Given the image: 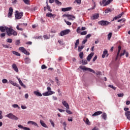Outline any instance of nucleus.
Masks as SVG:
<instances>
[{
    "label": "nucleus",
    "mask_w": 130,
    "mask_h": 130,
    "mask_svg": "<svg viewBox=\"0 0 130 130\" xmlns=\"http://www.w3.org/2000/svg\"><path fill=\"white\" fill-rule=\"evenodd\" d=\"M20 40H16V45H19V44H20Z\"/></svg>",
    "instance_id": "nucleus-60"
},
{
    "label": "nucleus",
    "mask_w": 130,
    "mask_h": 130,
    "mask_svg": "<svg viewBox=\"0 0 130 130\" xmlns=\"http://www.w3.org/2000/svg\"><path fill=\"white\" fill-rule=\"evenodd\" d=\"M75 3H77V4H80L81 3V0H76L75 1Z\"/></svg>",
    "instance_id": "nucleus-57"
},
{
    "label": "nucleus",
    "mask_w": 130,
    "mask_h": 130,
    "mask_svg": "<svg viewBox=\"0 0 130 130\" xmlns=\"http://www.w3.org/2000/svg\"><path fill=\"white\" fill-rule=\"evenodd\" d=\"M66 112H67V113H68V114H73V112L69 109L66 110Z\"/></svg>",
    "instance_id": "nucleus-44"
},
{
    "label": "nucleus",
    "mask_w": 130,
    "mask_h": 130,
    "mask_svg": "<svg viewBox=\"0 0 130 130\" xmlns=\"http://www.w3.org/2000/svg\"><path fill=\"white\" fill-rule=\"evenodd\" d=\"M12 53H13V54H15V55H17V56H21V54L19 53V52H16L15 51H13L12 52Z\"/></svg>",
    "instance_id": "nucleus-35"
},
{
    "label": "nucleus",
    "mask_w": 130,
    "mask_h": 130,
    "mask_svg": "<svg viewBox=\"0 0 130 130\" xmlns=\"http://www.w3.org/2000/svg\"><path fill=\"white\" fill-rule=\"evenodd\" d=\"M63 17H66L68 18V20H74L76 19V17L74 15H71L69 14H64L63 15Z\"/></svg>",
    "instance_id": "nucleus-9"
},
{
    "label": "nucleus",
    "mask_w": 130,
    "mask_h": 130,
    "mask_svg": "<svg viewBox=\"0 0 130 130\" xmlns=\"http://www.w3.org/2000/svg\"><path fill=\"white\" fill-rule=\"evenodd\" d=\"M64 22L66 23L67 25H68V26H71V25H72V23L70 22V21L64 20Z\"/></svg>",
    "instance_id": "nucleus-45"
},
{
    "label": "nucleus",
    "mask_w": 130,
    "mask_h": 130,
    "mask_svg": "<svg viewBox=\"0 0 130 130\" xmlns=\"http://www.w3.org/2000/svg\"><path fill=\"white\" fill-rule=\"evenodd\" d=\"M79 43H80V40L79 39L77 40L75 44V48H77L78 47V46L79 45Z\"/></svg>",
    "instance_id": "nucleus-29"
},
{
    "label": "nucleus",
    "mask_w": 130,
    "mask_h": 130,
    "mask_svg": "<svg viewBox=\"0 0 130 130\" xmlns=\"http://www.w3.org/2000/svg\"><path fill=\"white\" fill-rule=\"evenodd\" d=\"M7 33L8 36H12V35H14V36H17L18 33L17 31L13 30L12 28L7 27L6 29Z\"/></svg>",
    "instance_id": "nucleus-2"
},
{
    "label": "nucleus",
    "mask_w": 130,
    "mask_h": 130,
    "mask_svg": "<svg viewBox=\"0 0 130 130\" xmlns=\"http://www.w3.org/2000/svg\"><path fill=\"white\" fill-rule=\"evenodd\" d=\"M13 15V8L10 7L9 8V13L8 14V18H11Z\"/></svg>",
    "instance_id": "nucleus-10"
},
{
    "label": "nucleus",
    "mask_w": 130,
    "mask_h": 130,
    "mask_svg": "<svg viewBox=\"0 0 130 130\" xmlns=\"http://www.w3.org/2000/svg\"><path fill=\"white\" fill-rule=\"evenodd\" d=\"M113 0H108L104 5H103V7H105V6H107L109 5Z\"/></svg>",
    "instance_id": "nucleus-32"
},
{
    "label": "nucleus",
    "mask_w": 130,
    "mask_h": 130,
    "mask_svg": "<svg viewBox=\"0 0 130 130\" xmlns=\"http://www.w3.org/2000/svg\"><path fill=\"white\" fill-rule=\"evenodd\" d=\"M111 37H112V32H110L108 35V40H110V39H111Z\"/></svg>",
    "instance_id": "nucleus-36"
},
{
    "label": "nucleus",
    "mask_w": 130,
    "mask_h": 130,
    "mask_svg": "<svg viewBox=\"0 0 130 130\" xmlns=\"http://www.w3.org/2000/svg\"><path fill=\"white\" fill-rule=\"evenodd\" d=\"M85 47V46H78V51L79 52L82 51V50Z\"/></svg>",
    "instance_id": "nucleus-33"
},
{
    "label": "nucleus",
    "mask_w": 130,
    "mask_h": 130,
    "mask_svg": "<svg viewBox=\"0 0 130 130\" xmlns=\"http://www.w3.org/2000/svg\"><path fill=\"white\" fill-rule=\"evenodd\" d=\"M81 30H82V29H81V27L80 26L78 27L76 30V32L78 34H80V33H81Z\"/></svg>",
    "instance_id": "nucleus-37"
},
{
    "label": "nucleus",
    "mask_w": 130,
    "mask_h": 130,
    "mask_svg": "<svg viewBox=\"0 0 130 130\" xmlns=\"http://www.w3.org/2000/svg\"><path fill=\"white\" fill-rule=\"evenodd\" d=\"M40 122L41 125L43 126V127H45L46 128H48V126H47V125L45 124V122H44V121L41 120L40 121Z\"/></svg>",
    "instance_id": "nucleus-17"
},
{
    "label": "nucleus",
    "mask_w": 130,
    "mask_h": 130,
    "mask_svg": "<svg viewBox=\"0 0 130 130\" xmlns=\"http://www.w3.org/2000/svg\"><path fill=\"white\" fill-rule=\"evenodd\" d=\"M44 38L45 39H49L50 37L47 35H45V36H44Z\"/></svg>",
    "instance_id": "nucleus-56"
},
{
    "label": "nucleus",
    "mask_w": 130,
    "mask_h": 130,
    "mask_svg": "<svg viewBox=\"0 0 130 130\" xmlns=\"http://www.w3.org/2000/svg\"><path fill=\"white\" fill-rule=\"evenodd\" d=\"M9 82L11 84V85H13V86H15L16 87H18L19 86V84H17L16 82H14V81L12 80H9Z\"/></svg>",
    "instance_id": "nucleus-25"
},
{
    "label": "nucleus",
    "mask_w": 130,
    "mask_h": 130,
    "mask_svg": "<svg viewBox=\"0 0 130 130\" xmlns=\"http://www.w3.org/2000/svg\"><path fill=\"white\" fill-rule=\"evenodd\" d=\"M7 42H8L9 43H12V42H13V39H7Z\"/></svg>",
    "instance_id": "nucleus-52"
},
{
    "label": "nucleus",
    "mask_w": 130,
    "mask_h": 130,
    "mask_svg": "<svg viewBox=\"0 0 130 130\" xmlns=\"http://www.w3.org/2000/svg\"><path fill=\"white\" fill-rule=\"evenodd\" d=\"M118 97H123V96H124V94L123 93H119L117 94Z\"/></svg>",
    "instance_id": "nucleus-51"
},
{
    "label": "nucleus",
    "mask_w": 130,
    "mask_h": 130,
    "mask_svg": "<svg viewBox=\"0 0 130 130\" xmlns=\"http://www.w3.org/2000/svg\"><path fill=\"white\" fill-rule=\"evenodd\" d=\"M87 41H88V40H87V39L84 40L82 41V44H85L86 43V42H87Z\"/></svg>",
    "instance_id": "nucleus-62"
},
{
    "label": "nucleus",
    "mask_w": 130,
    "mask_h": 130,
    "mask_svg": "<svg viewBox=\"0 0 130 130\" xmlns=\"http://www.w3.org/2000/svg\"><path fill=\"white\" fill-rule=\"evenodd\" d=\"M109 88H111L113 89V90H116V87H114V86L112 85H109Z\"/></svg>",
    "instance_id": "nucleus-46"
},
{
    "label": "nucleus",
    "mask_w": 130,
    "mask_h": 130,
    "mask_svg": "<svg viewBox=\"0 0 130 130\" xmlns=\"http://www.w3.org/2000/svg\"><path fill=\"white\" fill-rule=\"evenodd\" d=\"M79 69H81V70H82L83 71H88V72H91V73H93V74H95V71L93 70L91 68H86V67L81 66L79 67Z\"/></svg>",
    "instance_id": "nucleus-5"
},
{
    "label": "nucleus",
    "mask_w": 130,
    "mask_h": 130,
    "mask_svg": "<svg viewBox=\"0 0 130 130\" xmlns=\"http://www.w3.org/2000/svg\"><path fill=\"white\" fill-rule=\"evenodd\" d=\"M19 50H20V51H21V52H22L24 54H26V55H29L30 54V53L27 51V50H26V49H25V48L23 47H19Z\"/></svg>",
    "instance_id": "nucleus-6"
},
{
    "label": "nucleus",
    "mask_w": 130,
    "mask_h": 130,
    "mask_svg": "<svg viewBox=\"0 0 130 130\" xmlns=\"http://www.w3.org/2000/svg\"><path fill=\"white\" fill-rule=\"evenodd\" d=\"M52 98H53V99L54 101L57 100V97H56V96H52Z\"/></svg>",
    "instance_id": "nucleus-64"
},
{
    "label": "nucleus",
    "mask_w": 130,
    "mask_h": 130,
    "mask_svg": "<svg viewBox=\"0 0 130 130\" xmlns=\"http://www.w3.org/2000/svg\"><path fill=\"white\" fill-rule=\"evenodd\" d=\"M34 94L38 97H42V94L39 92V90L34 91Z\"/></svg>",
    "instance_id": "nucleus-14"
},
{
    "label": "nucleus",
    "mask_w": 130,
    "mask_h": 130,
    "mask_svg": "<svg viewBox=\"0 0 130 130\" xmlns=\"http://www.w3.org/2000/svg\"><path fill=\"white\" fill-rule=\"evenodd\" d=\"M55 81L56 82V84L58 86H59L60 85V83H59V81H58V78L57 77L55 78Z\"/></svg>",
    "instance_id": "nucleus-42"
},
{
    "label": "nucleus",
    "mask_w": 130,
    "mask_h": 130,
    "mask_svg": "<svg viewBox=\"0 0 130 130\" xmlns=\"http://www.w3.org/2000/svg\"><path fill=\"white\" fill-rule=\"evenodd\" d=\"M23 14L24 13H23V12H19L18 11H16L15 14L16 20H20V19H21L22 17H23Z\"/></svg>",
    "instance_id": "nucleus-4"
},
{
    "label": "nucleus",
    "mask_w": 130,
    "mask_h": 130,
    "mask_svg": "<svg viewBox=\"0 0 130 130\" xmlns=\"http://www.w3.org/2000/svg\"><path fill=\"white\" fill-rule=\"evenodd\" d=\"M47 91L43 93V96H50L53 94H55V92L51 91V87L48 86L47 88Z\"/></svg>",
    "instance_id": "nucleus-1"
},
{
    "label": "nucleus",
    "mask_w": 130,
    "mask_h": 130,
    "mask_svg": "<svg viewBox=\"0 0 130 130\" xmlns=\"http://www.w3.org/2000/svg\"><path fill=\"white\" fill-rule=\"evenodd\" d=\"M124 54H125V50H124L123 52L120 54V56H123Z\"/></svg>",
    "instance_id": "nucleus-58"
},
{
    "label": "nucleus",
    "mask_w": 130,
    "mask_h": 130,
    "mask_svg": "<svg viewBox=\"0 0 130 130\" xmlns=\"http://www.w3.org/2000/svg\"><path fill=\"white\" fill-rule=\"evenodd\" d=\"M46 17H49V18H55L56 15L52 14L51 13H48L46 14Z\"/></svg>",
    "instance_id": "nucleus-15"
},
{
    "label": "nucleus",
    "mask_w": 130,
    "mask_h": 130,
    "mask_svg": "<svg viewBox=\"0 0 130 130\" xmlns=\"http://www.w3.org/2000/svg\"><path fill=\"white\" fill-rule=\"evenodd\" d=\"M125 116H126L127 119H128V120H130V111H126L125 113Z\"/></svg>",
    "instance_id": "nucleus-24"
},
{
    "label": "nucleus",
    "mask_w": 130,
    "mask_h": 130,
    "mask_svg": "<svg viewBox=\"0 0 130 130\" xmlns=\"http://www.w3.org/2000/svg\"><path fill=\"white\" fill-rule=\"evenodd\" d=\"M27 124H32V125H35V126H37L38 127V124L36 122L32 121H28L27 122Z\"/></svg>",
    "instance_id": "nucleus-18"
},
{
    "label": "nucleus",
    "mask_w": 130,
    "mask_h": 130,
    "mask_svg": "<svg viewBox=\"0 0 130 130\" xmlns=\"http://www.w3.org/2000/svg\"><path fill=\"white\" fill-rule=\"evenodd\" d=\"M102 117L103 118V119H104V120H106L107 118V115L106 114V113H104L102 114Z\"/></svg>",
    "instance_id": "nucleus-28"
},
{
    "label": "nucleus",
    "mask_w": 130,
    "mask_h": 130,
    "mask_svg": "<svg viewBox=\"0 0 130 130\" xmlns=\"http://www.w3.org/2000/svg\"><path fill=\"white\" fill-rule=\"evenodd\" d=\"M24 61L25 63H30V62H31V59L29 58H25L24 59Z\"/></svg>",
    "instance_id": "nucleus-27"
},
{
    "label": "nucleus",
    "mask_w": 130,
    "mask_h": 130,
    "mask_svg": "<svg viewBox=\"0 0 130 130\" xmlns=\"http://www.w3.org/2000/svg\"><path fill=\"white\" fill-rule=\"evenodd\" d=\"M72 10V8L71 7H67L66 8H62L61 11L62 12H68L69 11H71Z\"/></svg>",
    "instance_id": "nucleus-22"
},
{
    "label": "nucleus",
    "mask_w": 130,
    "mask_h": 130,
    "mask_svg": "<svg viewBox=\"0 0 130 130\" xmlns=\"http://www.w3.org/2000/svg\"><path fill=\"white\" fill-rule=\"evenodd\" d=\"M99 24H100V25H101V26H107V25H109V24H110V22L107 21L102 20L100 21L99 22Z\"/></svg>",
    "instance_id": "nucleus-8"
},
{
    "label": "nucleus",
    "mask_w": 130,
    "mask_h": 130,
    "mask_svg": "<svg viewBox=\"0 0 130 130\" xmlns=\"http://www.w3.org/2000/svg\"><path fill=\"white\" fill-rule=\"evenodd\" d=\"M47 9L49 12H52V10L50 9V6L47 5Z\"/></svg>",
    "instance_id": "nucleus-55"
},
{
    "label": "nucleus",
    "mask_w": 130,
    "mask_h": 130,
    "mask_svg": "<svg viewBox=\"0 0 130 130\" xmlns=\"http://www.w3.org/2000/svg\"><path fill=\"white\" fill-rule=\"evenodd\" d=\"M121 50V46H118V51L117 57H116V59H117V58L118 57V55H119V53H120Z\"/></svg>",
    "instance_id": "nucleus-30"
},
{
    "label": "nucleus",
    "mask_w": 130,
    "mask_h": 130,
    "mask_svg": "<svg viewBox=\"0 0 130 130\" xmlns=\"http://www.w3.org/2000/svg\"><path fill=\"white\" fill-rule=\"evenodd\" d=\"M21 108H22V109H27V107H26V106L22 105L21 106Z\"/></svg>",
    "instance_id": "nucleus-61"
},
{
    "label": "nucleus",
    "mask_w": 130,
    "mask_h": 130,
    "mask_svg": "<svg viewBox=\"0 0 130 130\" xmlns=\"http://www.w3.org/2000/svg\"><path fill=\"white\" fill-rule=\"evenodd\" d=\"M12 68L16 72V73H18L19 72V69H18V67H17V65L16 64H12Z\"/></svg>",
    "instance_id": "nucleus-19"
},
{
    "label": "nucleus",
    "mask_w": 130,
    "mask_h": 130,
    "mask_svg": "<svg viewBox=\"0 0 130 130\" xmlns=\"http://www.w3.org/2000/svg\"><path fill=\"white\" fill-rule=\"evenodd\" d=\"M71 32V30L70 29H66L64 30H62L60 32V36H64V35H68L69 33Z\"/></svg>",
    "instance_id": "nucleus-7"
},
{
    "label": "nucleus",
    "mask_w": 130,
    "mask_h": 130,
    "mask_svg": "<svg viewBox=\"0 0 130 130\" xmlns=\"http://www.w3.org/2000/svg\"><path fill=\"white\" fill-rule=\"evenodd\" d=\"M106 55L107 57V56H108V51H107V50L105 49L103 51V53L102 56V58H104V57H105Z\"/></svg>",
    "instance_id": "nucleus-11"
},
{
    "label": "nucleus",
    "mask_w": 130,
    "mask_h": 130,
    "mask_svg": "<svg viewBox=\"0 0 130 130\" xmlns=\"http://www.w3.org/2000/svg\"><path fill=\"white\" fill-rule=\"evenodd\" d=\"M3 113V112L2 111H0V119H3V115H2Z\"/></svg>",
    "instance_id": "nucleus-59"
},
{
    "label": "nucleus",
    "mask_w": 130,
    "mask_h": 130,
    "mask_svg": "<svg viewBox=\"0 0 130 130\" xmlns=\"http://www.w3.org/2000/svg\"><path fill=\"white\" fill-rule=\"evenodd\" d=\"M123 14H124V12H122L121 14L117 15V17H118V19H120L121 17H122V15H123Z\"/></svg>",
    "instance_id": "nucleus-48"
},
{
    "label": "nucleus",
    "mask_w": 130,
    "mask_h": 130,
    "mask_svg": "<svg viewBox=\"0 0 130 130\" xmlns=\"http://www.w3.org/2000/svg\"><path fill=\"white\" fill-rule=\"evenodd\" d=\"M41 69H42V70H44L45 69H47V67H46V66L43 64L42 66Z\"/></svg>",
    "instance_id": "nucleus-54"
},
{
    "label": "nucleus",
    "mask_w": 130,
    "mask_h": 130,
    "mask_svg": "<svg viewBox=\"0 0 130 130\" xmlns=\"http://www.w3.org/2000/svg\"><path fill=\"white\" fill-rule=\"evenodd\" d=\"M83 121L85 122L86 124H87V125H90V124H91V123L90 122V121H89V119H88V118L84 119Z\"/></svg>",
    "instance_id": "nucleus-21"
},
{
    "label": "nucleus",
    "mask_w": 130,
    "mask_h": 130,
    "mask_svg": "<svg viewBox=\"0 0 130 130\" xmlns=\"http://www.w3.org/2000/svg\"><path fill=\"white\" fill-rule=\"evenodd\" d=\"M21 23H19L18 25H17L16 26V29L17 30H19L20 31H23V29L22 28H20L19 27H20V26H21Z\"/></svg>",
    "instance_id": "nucleus-34"
},
{
    "label": "nucleus",
    "mask_w": 130,
    "mask_h": 130,
    "mask_svg": "<svg viewBox=\"0 0 130 130\" xmlns=\"http://www.w3.org/2000/svg\"><path fill=\"white\" fill-rule=\"evenodd\" d=\"M98 18H99V14H94V15L92 16V17L91 18V19H92V20H96V19H98Z\"/></svg>",
    "instance_id": "nucleus-26"
},
{
    "label": "nucleus",
    "mask_w": 130,
    "mask_h": 130,
    "mask_svg": "<svg viewBox=\"0 0 130 130\" xmlns=\"http://www.w3.org/2000/svg\"><path fill=\"white\" fill-rule=\"evenodd\" d=\"M55 4L58 5V6H61V2H59L58 0H55Z\"/></svg>",
    "instance_id": "nucleus-41"
},
{
    "label": "nucleus",
    "mask_w": 130,
    "mask_h": 130,
    "mask_svg": "<svg viewBox=\"0 0 130 130\" xmlns=\"http://www.w3.org/2000/svg\"><path fill=\"white\" fill-rule=\"evenodd\" d=\"M12 107H13V108H18V109H20V107L17 104L13 105Z\"/></svg>",
    "instance_id": "nucleus-39"
},
{
    "label": "nucleus",
    "mask_w": 130,
    "mask_h": 130,
    "mask_svg": "<svg viewBox=\"0 0 130 130\" xmlns=\"http://www.w3.org/2000/svg\"><path fill=\"white\" fill-rule=\"evenodd\" d=\"M7 28L8 27L6 26H0V31H1V32H5L7 31Z\"/></svg>",
    "instance_id": "nucleus-23"
},
{
    "label": "nucleus",
    "mask_w": 130,
    "mask_h": 130,
    "mask_svg": "<svg viewBox=\"0 0 130 130\" xmlns=\"http://www.w3.org/2000/svg\"><path fill=\"white\" fill-rule=\"evenodd\" d=\"M103 112L102 111H97L95 112L92 115V116H97L98 115H100V114H102Z\"/></svg>",
    "instance_id": "nucleus-20"
},
{
    "label": "nucleus",
    "mask_w": 130,
    "mask_h": 130,
    "mask_svg": "<svg viewBox=\"0 0 130 130\" xmlns=\"http://www.w3.org/2000/svg\"><path fill=\"white\" fill-rule=\"evenodd\" d=\"M17 79L18 80L20 85L21 86V87H23V88H26V85H25L24 84H23V82H22V80H21V79L19 78L18 77H16Z\"/></svg>",
    "instance_id": "nucleus-12"
},
{
    "label": "nucleus",
    "mask_w": 130,
    "mask_h": 130,
    "mask_svg": "<svg viewBox=\"0 0 130 130\" xmlns=\"http://www.w3.org/2000/svg\"><path fill=\"white\" fill-rule=\"evenodd\" d=\"M79 57L81 59H83V58L84 57V53H83V52H81L80 53V54H79Z\"/></svg>",
    "instance_id": "nucleus-38"
},
{
    "label": "nucleus",
    "mask_w": 130,
    "mask_h": 130,
    "mask_svg": "<svg viewBox=\"0 0 130 130\" xmlns=\"http://www.w3.org/2000/svg\"><path fill=\"white\" fill-rule=\"evenodd\" d=\"M23 129L24 130H31V129H30V128L27 127H23Z\"/></svg>",
    "instance_id": "nucleus-63"
},
{
    "label": "nucleus",
    "mask_w": 130,
    "mask_h": 130,
    "mask_svg": "<svg viewBox=\"0 0 130 130\" xmlns=\"http://www.w3.org/2000/svg\"><path fill=\"white\" fill-rule=\"evenodd\" d=\"M110 12H111V9H107L105 10L106 14H108V13H110Z\"/></svg>",
    "instance_id": "nucleus-43"
},
{
    "label": "nucleus",
    "mask_w": 130,
    "mask_h": 130,
    "mask_svg": "<svg viewBox=\"0 0 130 130\" xmlns=\"http://www.w3.org/2000/svg\"><path fill=\"white\" fill-rule=\"evenodd\" d=\"M81 35H87V31H83L80 32Z\"/></svg>",
    "instance_id": "nucleus-49"
},
{
    "label": "nucleus",
    "mask_w": 130,
    "mask_h": 130,
    "mask_svg": "<svg viewBox=\"0 0 130 130\" xmlns=\"http://www.w3.org/2000/svg\"><path fill=\"white\" fill-rule=\"evenodd\" d=\"M58 43H59V44H60L61 45H63L64 43H63V41L62 40H59L58 41Z\"/></svg>",
    "instance_id": "nucleus-50"
},
{
    "label": "nucleus",
    "mask_w": 130,
    "mask_h": 130,
    "mask_svg": "<svg viewBox=\"0 0 130 130\" xmlns=\"http://www.w3.org/2000/svg\"><path fill=\"white\" fill-rule=\"evenodd\" d=\"M82 64H88V61H87V60H82Z\"/></svg>",
    "instance_id": "nucleus-40"
},
{
    "label": "nucleus",
    "mask_w": 130,
    "mask_h": 130,
    "mask_svg": "<svg viewBox=\"0 0 130 130\" xmlns=\"http://www.w3.org/2000/svg\"><path fill=\"white\" fill-rule=\"evenodd\" d=\"M49 122H50L52 127H55V124L52 119H49Z\"/></svg>",
    "instance_id": "nucleus-31"
},
{
    "label": "nucleus",
    "mask_w": 130,
    "mask_h": 130,
    "mask_svg": "<svg viewBox=\"0 0 130 130\" xmlns=\"http://www.w3.org/2000/svg\"><path fill=\"white\" fill-rule=\"evenodd\" d=\"M2 82L3 83V84H7V83H8V80L6 79H3L2 80Z\"/></svg>",
    "instance_id": "nucleus-47"
},
{
    "label": "nucleus",
    "mask_w": 130,
    "mask_h": 130,
    "mask_svg": "<svg viewBox=\"0 0 130 130\" xmlns=\"http://www.w3.org/2000/svg\"><path fill=\"white\" fill-rule=\"evenodd\" d=\"M24 3H25L26 5H29V3L30 1L29 0H23Z\"/></svg>",
    "instance_id": "nucleus-53"
},
{
    "label": "nucleus",
    "mask_w": 130,
    "mask_h": 130,
    "mask_svg": "<svg viewBox=\"0 0 130 130\" xmlns=\"http://www.w3.org/2000/svg\"><path fill=\"white\" fill-rule=\"evenodd\" d=\"M6 117H8L9 119H12L13 120H18L19 118L16 116H15L13 113H10L6 115Z\"/></svg>",
    "instance_id": "nucleus-3"
},
{
    "label": "nucleus",
    "mask_w": 130,
    "mask_h": 130,
    "mask_svg": "<svg viewBox=\"0 0 130 130\" xmlns=\"http://www.w3.org/2000/svg\"><path fill=\"white\" fill-rule=\"evenodd\" d=\"M62 104L67 109H70V106H69V104L66 101H63Z\"/></svg>",
    "instance_id": "nucleus-16"
},
{
    "label": "nucleus",
    "mask_w": 130,
    "mask_h": 130,
    "mask_svg": "<svg viewBox=\"0 0 130 130\" xmlns=\"http://www.w3.org/2000/svg\"><path fill=\"white\" fill-rule=\"evenodd\" d=\"M93 55H94V53L91 52V53H90V54L88 55V56H87V58H86L87 60L88 61H90V60H91V59L92 58V57H93Z\"/></svg>",
    "instance_id": "nucleus-13"
}]
</instances>
